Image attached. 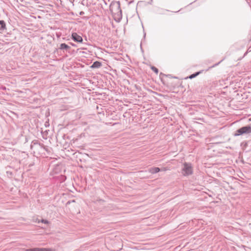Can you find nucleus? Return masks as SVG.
<instances>
[{
    "label": "nucleus",
    "mask_w": 251,
    "mask_h": 251,
    "mask_svg": "<svg viewBox=\"0 0 251 251\" xmlns=\"http://www.w3.org/2000/svg\"><path fill=\"white\" fill-rule=\"evenodd\" d=\"M110 10L113 14L118 17H122V10L120 8V3L119 1H113L110 6Z\"/></svg>",
    "instance_id": "f257e3e1"
},
{
    "label": "nucleus",
    "mask_w": 251,
    "mask_h": 251,
    "mask_svg": "<svg viewBox=\"0 0 251 251\" xmlns=\"http://www.w3.org/2000/svg\"><path fill=\"white\" fill-rule=\"evenodd\" d=\"M251 133V126H248L242 127L236 130L235 136H239L244 134H249Z\"/></svg>",
    "instance_id": "f03ea898"
},
{
    "label": "nucleus",
    "mask_w": 251,
    "mask_h": 251,
    "mask_svg": "<svg viewBox=\"0 0 251 251\" xmlns=\"http://www.w3.org/2000/svg\"><path fill=\"white\" fill-rule=\"evenodd\" d=\"M182 173L184 176H189L193 173V169L191 164L185 163L183 165Z\"/></svg>",
    "instance_id": "7ed1b4c3"
},
{
    "label": "nucleus",
    "mask_w": 251,
    "mask_h": 251,
    "mask_svg": "<svg viewBox=\"0 0 251 251\" xmlns=\"http://www.w3.org/2000/svg\"><path fill=\"white\" fill-rule=\"evenodd\" d=\"M72 39L75 42L81 43L82 42V37L76 33H73L72 34Z\"/></svg>",
    "instance_id": "20e7f679"
},
{
    "label": "nucleus",
    "mask_w": 251,
    "mask_h": 251,
    "mask_svg": "<svg viewBox=\"0 0 251 251\" xmlns=\"http://www.w3.org/2000/svg\"><path fill=\"white\" fill-rule=\"evenodd\" d=\"M160 169L158 167H153L149 169V172L151 174H155L159 172Z\"/></svg>",
    "instance_id": "39448f33"
},
{
    "label": "nucleus",
    "mask_w": 251,
    "mask_h": 251,
    "mask_svg": "<svg viewBox=\"0 0 251 251\" xmlns=\"http://www.w3.org/2000/svg\"><path fill=\"white\" fill-rule=\"evenodd\" d=\"M59 49L62 50H67L70 49V47L65 43H62L60 46Z\"/></svg>",
    "instance_id": "423d86ee"
},
{
    "label": "nucleus",
    "mask_w": 251,
    "mask_h": 251,
    "mask_svg": "<svg viewBox=\"0 0 251 251\" xmlns=\"http://www.w3.org/2000/svg\"><path fill=\"white\" fill-rule=\"evenodd\" d=\"M101 64L100 62H99L98 61H96V62H94L93 65L91 66V67L98 68H100L101 66Z\"/></svg>",
    "instance_id": "0eeeda50"
},
{
    "label": "nucleus",
    "mask_w": 251,
    "mask_h": 251,
    "mask_svg": "<svg viewBox=\"0 0 251 251\" xmlns=\"http://www.w3.org/2000/svg\"><path fill=\"white\" fill-rule=\"evenodd\" d=\"M5 29V24L4 21H0V29L4 30Z\"/></svg>",
    "instance_id": "6e6552de"
},
{
    "label": "nucleus",
    "mask_w": 251,
    "mask_h": 251,
    "mask_svg": "<svg viewBox=\"0 0 251 251\" xmlns=\"http://www.w3.org/2000/svg\"><path fill=\"white\" fill-rule=\"evenodd\" d=\"M200 73V72H197L195 74H193L190 75L189 76V78L190 79H192V78L195 77L196 76H197L198 75H199Z\"/></svg>",
    "instance_id": "1a4fd4ad"
},
{
    "label": "nucleus",
    "mask_w": 251,
    "mask_h": 251,
    "mask_svg": "<svg viewBox=\"0 0 251 251\" xmlns=\"http://www.w3.org/2000/svg\"><path fill=\"white\" fill-rule=\"evenodd\" d=\"M151 69L153 72H154L156 74H158V69H157L156 67H154V66H152V67H151Z\"/></svg>",
    "instance_id": "9d476101"
},
{
    "label": "nucleus",
    "mask_w": 251,
    "mask_h": 251,
    "mask_svg": "<svg viewBox=\"0 0 251 251\" xmlns=\"http://www.w3.org/2000/svg\"><path fill=\"white\" fill-rule=\"evenodd\" d=\"M41 222L46 224L49 223V221L46 220H42Z\"/></svg>",
    "instance_id": "9b49d317"
},
{
    "label": "nucleus",
    "mask_w": 251,
    "mask_h": 251,
    "mask_svg": "<svg viewBox=\"0 0 251 251\" xmlns=\"http://www.w3.org/2000/svg\"><path fill=\"white\" fill-rule=\"evenodd\" d=\"M219 64V63H218V64H215V65H214L213 67L216 66H217V65L218 64Z\"/></svg>",
    "instance_id": "f8f14e48"
}]
</instances>
